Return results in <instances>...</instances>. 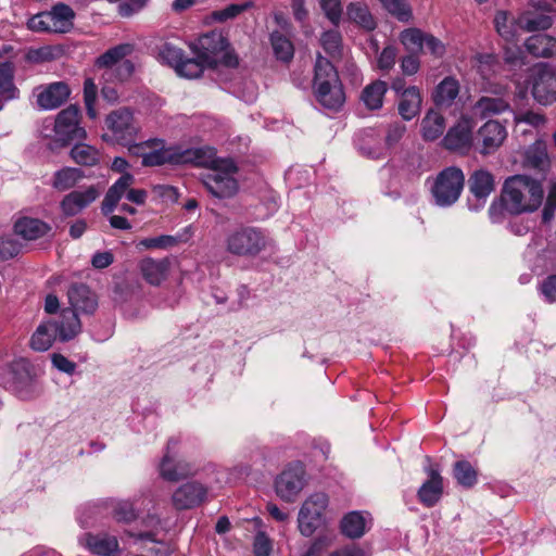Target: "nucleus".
<instances>
[{"label": "nucleus", "mask_w": 556, "mask_h": 556, "mask_svg": "<svg viewBox=\"0 0 556 556\" xmlns=\"http://www.w3.org/2000/svg\"><path fill=\"white\" fill-rule=\"evenodd\" d=\"M74 11L66 4H55L50 11L35 14L27 28L37 33H66L73 26Z\"/></svg>", "instance_id": "obj_7"}, {"label": "nucleus", "mask_w": 556, "mask_h": 556, "mask_svg": "<svg viewBox=\"0 0 556 556\" xmlns=\"http://www.w3.org/2000/svg\"><path fill=\"white\" fill-rule=\"evenodd\" d=\"M72 159L80 165L93 166L99 162V151L89 144L78 143L71 150Z\"/></svg>", "instance_id": "obj_41"}, {"label": "nucleus", "mask_w": 556, "mask_h": 556, "mask_svg": "<svg viewBox=\"0 0 556 556\" xmlns=\"http://www.w3.org/2000/svg\"><path fill=\"white\" fill-rule=\"evenodd\" d=\"M507 138V130L497 121H488L478 130L476 148L482 155H490L497 151Z\"/></svg>", "instance_id": "obj_13"}, {"label": "nucleus", "mask_w": 556, "mask_h": 556, "mask_svg": "<svg viewBox=\"0 0 556 556\" xmlns=\"http://www.w3.org/2000/svg\"><path fill=\"white\" fill-rule=\"evenodd\" d=\"M195 229L189 225L175 236H160L154 239L143 240L141 243H186L195 238Z\"/></svg>", "instance_id": "obj_51"}, {"label": "nucleus", "mask_w": 556, "mask_h": 556, "mask_svg": "<svg viewBox=\"0 0 556 556\" xmlns=\"http://www.w3.org/2000/svg\"><path fill=\"white\" fill-rule=\"evenodd\" d=\"M420 68V61L417 55L408 54L401 60V70L404 75H415Z\"/></svg>", "instance_id": "obj_61"}, {"label": "nucleus", "mask_w": 556, "mask_h": 556, "mask_svg": "<svg viewBox=\"0 0 556 556\" xmlns=\"http://www.w3.org/2000/svg\"><path fill=\"white\" fill-rule=\"evenodd\" d=\"M14 65L10 62L0 64V111L3 110L4 103L13 100L18 94V89L13 83Z\"/></svg>", "instance_id": "obj_36"}, {"label": "nucleus", "mask_w": 556, "mask_h": 556, "mask_svg": "<svg viewBox=\"0 0 556 556\" xmlns=\"http://www.w3.org/2000/svg\"><path fill=\"white\" fill-rule=\"evenodd\" d=\"M454 477L459 484L470 488L477 482V472L473 467L465 460L457 462L454 466Z\"/></svg>", "instance_id": "obj_49"}, {"label": "nucleus", "mask_w": 556, "mask_h": 556, "mask_svg": "<svg viewBox=\"0 0 556 556\" xmlns=\"http://www.w3.org/2000/svg\"><path fill=\"white\" fill-rule=\"evenodd\" d=\"M328 503L329 498L323 492L314 493L303 502L298 515V529L302 535L308 538L323 526Z\"/></svg>", "instance_id": "obj_8"}, {"label": "nucleus", "mask_w": 556, "mask_h": 556, "mask_svg": "<svg viewBox=\"0 0 556 556\" xmlns=\"http://www.w3.org/2000/svg\"><path fill=\"white\" fill-rule=\"evenodd\" d=\"M472 129V119L463 116L448 129L443 139V146L450 151L459 153L468 152L473 144Z\"/></svg>", "instance_id": "obj_14"}, {"label": "nucleus", "mask_w": 556, "mask_h": 556, "mask_svg": "<svg viewBox=\"0 0 556 556\" xmlns=\"http://www.w3.org/2000/svg\"><path fill=\"white\" fill-rule=\"evenodd\" d=\"M552 5L546 2H533L519 14V23L523 31L546 30L553 25V18L542 12H551Z\"/></svg>", "instance_id": "obj_16"}, {"label": "nucleus", "mask_w": 556, "mask_h": 556, "mask_svg": "<svg viewBox=\"0 0 556 556\" xmlns=\"http://www.w3.org/2000/svg\"><path fill=\"white\" fill-rule=\"evenodd\" d=\"M134 65L130 61L125 60L113 67V76L116 75L118 80H125L132 74Z\"/></svg>", "instance_id": "obj_64"}, {"label": "nucleus", "mask_w": 556, "mask_h": 556, "mask_svg": "<svg viewBox=\"0 0 556 556\" xmlns=\"http://www.w3.org/2000/svg\"><path fill=\"white\" fill-rule=\"evenodd\" d=\"M128 151L131 155L141 157L143 166H161L165 163L179 161L173 150L166 148L165 142L157 138L139 143L134 141L129 144Z\"/></svg>", "instance_id": "obj_10"}, {"label": "nucleus", "mask_w": 556, "mask_h": 556, "mask_svg": "<svg viewBox=\"0 0 556 556\" xmlns=\"http://www.w3.org/2000/svg\"><path fill=\"white\" fill-rule=\"evenodd\" d=\"M396 55V49L393 46H387L378 56V67L381 71H390L395 64Z\"/></svg>", "instance_id": "obj_57"}, {"label": "nucleus", "mask_w": 556, "mask_h": 556, "mask_svg": "<svg viewBox=\"0 0 556 556\" xmlns=\"http://www.w3.org/2000/svg\"><path fill=\"white\" fill-rule=\"evenodd\" d=\"M71 90L67 84L56 81L36 90L37 104L42 110H54L61 106L70 97Z\"/></svg>", "instance_id": "obj_19"}, {"label": "nucleus", "mask_w": 556, "mask_h": 556, "mask_svg": "<svg viewBox=\"0 0 556 556\" xmlns=\"http://www.w3.org/2000/svg\"><path fill=\"white\" fill-rule=\"evenodd\" d=\"M206 488L198 482L180 485L173 494V504L177 509H190L199 506L206 496Z\"/></svg>", "instance_id": "obj_21"}, {"label": "nucleus", "mask_w": 556, "mask_h": 556, "mask_svg": "<svg viewBox=\"0 0 556 556\" xmlns=\"http://www.w3.org/2000/svg\"><path fill=\"white\" fill-rule=\"evenodd\" d=\"M426 33L418 28H407L400 34V40L406 50L415 52L424 49Z\"/></svg>", "instance_id": "obj_46"}, {"label": "nucleus", "mask_w": 556, "mask_h": 556, "mask_svg": "<svg viewBox=\"0 0 556 556\" xmlns=\"http://www.w3.org/2000/svg\"><path fill=\"white\" fill-rule=\"evenodd\" d=\"M525 47L535 58L547 59L556 55V38L546 34L530 36L526 40Z\"/></svg>", "instance_id": "obj_32"}, {"label": "nucleus", "mask_w": 556, "mask_h": 556, "mask_svg": "<svg viewBox=\"0 0 556 556\" xmlns=\"http://www.w3.org/2000/svg\"><path fill=\"white\" fill-rule=\"evenodd\" d=\"M80 542L88 551L99 556H118L121 552L117 538L106 533H88Z\"/></svg>", "instance_id": "obj_22"}, {"label": "nucleus", "mask_w": 556, "mask_h": 556, "mask_svg": "<svg viewBox=\"0 0 556 556\" xmlns=\"http://www.w3.org/2000/svg\"><path fill=\"white\" fill-rule=\"evenodd\" d=\"M494 26L497 34L507 42L516 41L522 30L519 16L515 17L507 11H498L495 14Z\"/></svg>", "instance_id": "obj_29"}, {"label": "nucleus", "mask_w": 556, "mask_h": 556, "mask_svg": "<svg viewBox=\"0 0 556 556\" xmlns=\"http://www.w3.org/2000/svg\"><path fill=\"white\" fill-rule=\"evenodd\" d=\"M313 89L317 101L330 110H339L345 102L342 84L334 66L320 54L315 64Z\"/></svg>", "instance_id": "obj_3"}, {"label": "nucleus", "mask_w": 556, "mask_h": 556, "mask_svg": "<svg viewBox=\"0 0 556 556\" xmlns=\"http://www.w3.org/2000/svg\"><path fill=\"white\" fill-rule=\"evenodd\" d=\"M114 261V255L110 251L97 252L91 260V264L97 269H103L110 266Z\"/></svg>", "instance_id": "obj_63"}, {"label": "nucleus", "mask_w": 556, "mask_h": 556, "mask_svg": "<svg viewBox=\"0 0 556 556\" xmlns=\"http://www.w3.org/2000/svg\"><path fill=\"white\" fill-rule=\"evenodd\" d=\"M346 17L367 31L377 27L376 18L369 11L368 5L361 1L351 2L346 5Z\"/></svg>", "instance_id": "obj_33"}, {"label": "nucleus", "mask_w": 556, "mask_h": 556, "mask_svg": "<svg viewBox=\"0 0 556 556\" xmlns=\"http://www.w3.org/2000/svg\"><path fill=\"white\" fill-rule=\"evenodd\" d=\"M174 445L175 441L170 440L159 467L161 477L172 482L185 479L193 472L192 466L179 457Z\"/></svg>", "instance_id": "obj_15"}, {"label": "nucleus", "mask_w": 556, "mask_h": 556, "mask_svg": "<svg viewBox=\"0 0 556 556\" xmlns=\"http://www.w3.org/2000/svg\"><path fill=\"white\" fill-rule=\"evenodd\" d=\"M113 517L118 522H130L136 519L137 513L129 501H117L113 507Z\"/></svg>", "instance_id": "obj_52"}, {"label": "nucleus", "mask_w": 556, "mask_h": 556, "mask_svg": "<svg viewBox=\"0 0 556 556\" xmlns=\"http://www.w3.org/2000/svg\"><path fill=\"white\" fill-rule=\"evenodd\" d=\"M532 94L543 104L556 102V71L549 63H539L533 70Z\"/></svg>", "instance_id": "obj_11"}, {"label": "nucleus", "mask_w": 556, "mask_h": 556, "mask_svg": "<svg viewBox=\"0 0 556 556\" xmlns=\"http://www.w3.org/2000/svg\"><path fill=\"white\" fill-rule=\"evenodd\" d=\"M83 178V172L78 168L65 167L54 175L53 187L64 191L74 187Z\"/></svg>", "instance_id": "obj_42"}, {"label": "nucleus", "mask_w": 556, "mask_h": 556, "mask_svg": "<svg viewBox=\"0 0 556 556\" xmlns=\"http://www.w3.org/2000/svg\"><path fill=\"white\" fill-rule=\"evenodd\" d=\"M405 131L406 127L403 124L394 123L390 125L387 130L386 144L388 147H393L402 139Z\"/></svg>", "instance_id": "obj_60"}, {"label": "nucleus", "mask_w": 556, "mask_h": 556, "mask_svg": "<svg viewBox=\"0 0 556 556\" xmlns=\"http://www.w3.org/2000/svg\"><path fill=\"white\" fill-rule=\"evenodd\" d=\"M105 127L109 134H103L104 141L116 142L129 147L140 132V124L132 111L127 108H119L105 116Z\"/></svg>", "instance_id": "obj_5"}, {"label": "nucleus", "mask_w": 556, "mask_h": 556, "mask_svg": "<svg viewBox=\"0 0 556 556\" xmlns=\"http://www.w3.org/2000/svg\"><path fill=\"white\" fill-rule=\"evenodd\" d=\"M542 182L528 175L508 177L502 188L498 201H494L489 213L498 222L504 213L520 215L535 212L543 202Z\"/></svg>", "instance_id": "obj_1"}, {"label": "nucleus", "mask_w": 556, "mask_h": 556, "mask_svg": "<svg viewBox=\"0 0 556 556\" xmlns=\"http://www.w3.org/2000/svg\"><path fill=\"white\" fill-rule=\"evenodd\" d=\"M135 182L134 175L125 173L108 190L101 205L102 213L109 215L114 211L123 197L126 198L128 187Z\"/></svg>", "instance_id": "obj_24"}, {"label": "nucleus", "mask_w": 556, "mask_h": 556, "mask_svg": "<svg viewBox=\"0 0 556 556\" xmlns=\"http://www.w3.org/2000/svg\"><path fill=\"white\" fill-rule=\"evenodd\" d=\"M13 229L24 240L34 241L48 236L52 227L39 218L21 216L14 222Z\"/></svg>", "instance_id": "obj_23"}, {"label": "nucleus", "mask_w": 556, "mask_h": 556, "mask_svg": "<svg viewBox=\"0 0 556 556\" xmlns=\"http://www.w3.org/2000/svg\"><path fill=\"white\" fill-rule=\"evenodd\" d=\"M320 45L330 56L336 58L340 55L342 50V37L340 31L337 29L324 31L320 37Z\"/></svg>", "instance_id": "obj_47"}, {"label": "nucleus", "mask_w": 556, "mask_h": 556, "mask_svg": "<svg viewBox=\"0 0 556 556\" xmlns=\"http://www.w3.org/2000/svg\"><path fill=\"white\" fill-rule=\"evenodd\" d=\"M231 240L236 243H253L266 240L265 233L252 226H244L238 228L231 236Z\"/></svg>", "instance_id": "obj_50"}, {"label": "nucleus", "mask_w": 556, "mask_h": 556, "mask_svg": "<svg viewBox=\"0 0 556 556\" xmlns=\"http://www.w3.org/2000/svg\"><path fill=\"white\" fill-rule=\"evenodd\" d=\"M306 483L305 470L301 463L289 465L275 481L277 495L286 501L293 502Z\"/></svg>", "instance_id": "obj_12"}, {"label": "nucleus", "mask_w": 556, "mask_h": 556, "mask_svg": "<svg viewBox=\"0 0 556 556\" xmlns=\"http://www.w3.org/2000/svg\"><path fill=\"white\" fill-rule=\"evenodd\" d=\"M190 48L193 53H198L203 59L204 63L213 67L226 48V40L219 33L212 31L191 43Z\"/></svg>", "instance_id": "obj_18"}, {"label": "nucleus", "mask_w": 556, "mask_h": 556, "mask_svg": "<svg viewBox=\"0 0 556 556\" xmlns=\"http://www.w3.org/2000/svg\"><path fill=\"white\" fill-rule=\"evenodd\" d=\"M67 299L71 307L64 311H72L77 318L78 313L91 315L98 308L97 295L84 283L72 285L67 291Z\"/></svg>", "instance_id": "obj_17"}, {"label": "nucleus", "mask_w": 556, "mask_h": 556, "mask_svg": "<svg viewBox=\"0 0 556 556\" xmlns=\"http://www.w3.org/2000/svg\"><path fill=\"white\" fill-rule=\"evenodd\" d=\"M54 141L61 147L67 146L73 140H80L87 137L84 127L80 126L79 109L70 105L62 110L54 122Z\"/></svg>", "instance_id": "obj_9"}, {"label": "nucleus", "mask_w": 556, "mask_h": 556, "mask_svg": "<svg viewBox=\"0 0 556 556\" xmlns=\"http://www.w3.org/2000/svg\"><path fill=\"white\" fill-rule=\"evenodd\" d=\"M443 493V481L438 470H428V480L418 490L419 501L427 507L435 505Z\"/></svg>", "instance_id": "obj_27"}, {"label": "nucleus", "mask_w": 556, "mask_h": 556, "mask_svg": "<svg viewBox=\"0 0 556 556\" xmlns=\"http://www.w3.org/2000/svg\"><path fill=\"white\" fill-rule=\"evenodd\" d=\"M63 316L67 320V327L64 324L56 325L52 319L42 321L30 338V346L38 352L49 350L56 337L61 341H68L75 338L81 330L79 318L72 311H63Z\"/></svg>", "instance_id": "obj_4"}, {"label": "nucleus", "mask_w": 556, "mask_h": 556, "mask_svg": "<svg viewBox=\"0 0 556 556\" xmlns=\"http://www.w3.org/2000/svg\"><path fill=\"white\" fill-rule=\"evenodd\" d=\"M334 539L336 534L333 532H320L302 556H321L332 545Z\"/></svg>", "instance_id": "obj_48"}, {"label": "nucleus", "mask_w": 556, "mask_h": 556, "mask_svg": "<svg viewBox=\"0 0 556 556\" xmlns=\"http://www.w3.org/2000/svg\"><path fill=\"white\" fill-rule=\"evenodd\" d=\"M271 548L270 539L264 532H258L254 540L255 556H270Z\"/></svg>", "instance_id": "obj_58"}, {"label": "nucleus", "mask_w": 556, "mask_h": 556, "mask_svg": "<svg viewBox=\"0 0 556 556\" xmlns=\"http://www.w3.org/2000/svg\"><path fill=\"white\" fill-rule=\"evenodd\" d=\"M459 91V81L453 76H447L435 86L432 92V101L437 106L445 109L451 108L458 97Z\"/></svg>", "instance_id": "obj_26"}, {"label": "nucleus", "mask_w": 556, "mask_h": 556, "mask_svg": "<svg viewBox=\"0 0 556 556\" xmlns=\"http://www.w3.org/2000/svg\"><path fill=\"white\" fill-rule=\"evenodd\" d=\"M514 122L516 125L525 123L534 128H540L545 125L546 118L543 114L539 112L520 111L515 114Z\"/></svg>", "instance_id": "obj_53"}, {"label": "nucleus", "mask_w": 556, "mask_h": 556, "mask_svg": "<svg viewBox=\"0 0 556 556\" xmlns=\"http://www.w3.org/2000/svg\"><path fill=\"white\" fill-rule=\"evenodd\" d=\"M319 3L326 17L333 25H339L342 16L341 0H320Z\"/></svg>", "instance_id": "obj_54"}, {"label": "nucleus", "mask_w": 556, "mask_h": 556, "mask_svg": "<svg viewBox=\"0 0 556 556\" xmlns=\"http://www.w3.org/2000/svg\"><path fill=\"white\" fill-rule=\"evenodd\" d=\"M160 55L167 64L174 67L175 71L177 70V65H179L185 58L182 50L170 43H165L162 47Z\"/></svg>", "instance_id": "obj_55"}, {"label": "nucleus", "mask_w": 556, "mask_h": 556, "mask_svg": "<svg viewBox=\"0 0 556 556\" xmlns=\"http://www.w3.org/2000/svg\"><path fill=\"white\" fill-rule=\"evenodd\" d=\"M422 97L416 86L403 90L399 101V113L405 121H410L420 112Z\"/></svg>", "instance_id": "obj_30"}, {"label": "nucleus", "mask_w": 556, "mask_h": 556, "mask_svg": "<svg viewBox=\"0 0 556 556\" xmlns=\"http://www.w3.org/2000/svg\"><path fill=\"white\" fill-rule=\"evenodd\" d=\"M271 46L274 52L281 61H289L292 59L294 49L289 38L285 35L276 31L271 34Z\"/></svg>", "instance_id": "obj_44"}, {"label": "nucleus", "mask_w": 556, "mask_h": 556, "mask_svg": "<svg viewBox=\"0 0 556 556\" xmlns=\"http://www.w3.org/2000/svg\"><path fill=\"white\" fill-rule=\"evenodd\" d=\"M388 91V85L383 80H375L367 85L362 93L361 101L370 111L379 110L383 105V99Z\"/></svg>", "instance_id": "obj_35"}, {"label": "nucleus", "mask_w": 556, "mask_h": 556, "mask_svg": "<svg viewBox=\"0 0 556 556\" xmlns=\"http://www.w3.org/2000/svg\"><path fill=\"white\" fill-rule=\"evenodd\" d=\"M184 162L191 161L199 166L207 168L202 181L207 191L218 199H229L236 195L239 189L236 174L238 167L231 159H218L211 148H201L187 151L180 156Z\"/></svg>", "instance_id": "obj_2"}, {"label": "nucleus", "mask_w": 556, "mask_h": 556, "mask_svg": "<svg viewBox=\"0 0 556 556\" xmlns=\"http://www.w3.org/2000/svg\"><path fill=\"white\" fill-rule=\"evenodd\" d=\"M382 7L400 22H409L413 12L406 0H379Z\"/></svg>", "instance_id": "obj_43"}, {"label": "nucleus", "mask_w": 556, "mask_h": 556, "mask_svg": "<svg viewBox=\"0 0 556 556\" xmlns=\"http://www.w3.org/2000/svg\"><path fill=\"white\" fill-rule=\"evenodd\" d=\"M420 128L422 138L427 141H433L443 134L445 118L440 112L431 109L421 119Z\"/></svg>", "instance_id": "obj_37"}, {"label": "nucleus", "mask_w": 556, "mask_h": 556, "mask_svg": "<svg viewBox=\"0 0 556 556\" xmlns=\"http://www.w3.org/2000/svg\"><path fill=\"white\" fill-rule=\"evenodd\" d=\"M142 278L151 286H160L166 280L169 273V261L167 258L153 260L143 258L139 263Z\"/></svg>", "instance_id": "obj_25"}, {"label": "nucleus", "mask_w": 556, "mask_h": 556, "mask_svg": "<svg viewBox=\"0 0 556 556\" xmlns=\"http://www.w3.org/2000/svg\"><path fill=\"white\" fill-rule=\"evenodd\" d=\"M132 47L130 45H119L102 54L98 59V64L105 67L103 76L108 79L113 77V67L125 61V56L131 53Z\"/></svg>", "instance_id": "obj_39"}, {"label": "nucleus", "mask_w": 556, "mask_h": 556, "mask_svg": "<svg viewBox=\"0 0 556 556\" xmlns=\"http://www.w3.org/2000/svg\"><path fill=\"white\" fill-rule=\"evenodd\" d=\"M424 49L435 59H441L445 54V45L431 34H427L424 40Z\"/></svg>", "instance_id": "obj_56"}, {"label": "nucleus", "mask_w": 556, "mask_h": 556, "mask_svg": "<svg viewBox=\"0 0 556 556\" xmlns=\"http://www.w3.org/2000/svg\"><path fill=\"white\" fill-rule=\"evenodd\" d=\"M51 361L53 366L67 375H73L76 369V364L72 361H70L67 357H65L62 354L54 353L51 355Z\"/></svg>", "instance_id": "obj_59"}, {"label": "nucleus", "mask_w": 556, "mask_h": 556, "mask_svg": "<svg viewBox=\"0 0 556 556\" xmlns=\"http://www.w3.org/2000/svg\"><path fill=\"white\" fill-rule=\"evenodd\" d=\"M101 190L89 186L85 190H77L66 194L61 201V210L65 216H74L91 204L100 195Z\"/></svg>", "instance_id": "obj_20"}, {"label": "nucleus", "mask_w": 556, "mask_h": 556, "mask_svg": "<svg viewBox=\"0 0 556 556\" xmlns=\"http://www.w3.org/2000/svg\"><path fill=\"white\" fill-rule=\"evenodd\" d=\"M509 109V104L501 97H481L472 106V112L480 118L498 115Z\"/></svg>", "instance_id": "obj_38"}, {"label": "nucleus", "mask_w": 556, "mask_h": 556, "mask_svg": "<svg viewBox=\"0 0 556 556\" xmlns=\"http://www.w3.org/2000/svg\"><path fill=\"white\" fill-rule=\"evenodd\" d=\"M523 166L539 173H546L549 169L551 159L542 141H535L527 148L523 155Z\"/></svg>", "instance_id": "obj_28"}, {"label": "nucleus", "mask_w": 556, "mask_h": 556, "mask_svg": "<svg viewBox=\"0 0 556 556\" xmlns=\"http://www.w3.org/2000/svg\"><path fill=\"white\" fill-rule=\"evenodd\" d=\"M468 187L477 199L485 200L495 189L494 176L486 169H477L470 175Z\"/></svg>", "instance_id": "obj_31"}, {"label": "nucleus", "mask_w": 556, "mask_h": 556, "mask_svg": "<svg viewBox=\"0 0 556 556\" xmlns=\"http://www.w3.org/2000/svg\"><path fill=\"white\" fill-rule=\"evenodd\" d=\"M465 185V175L456 166L442 169L432 180L430 192L434 203L441 207L453 205L459 199Z\"/></svg>", "instance_id": "obj_6"}, {"label": "nucleus", "mask_w": 556, "mask_h": 556, "mask_svg": "<svg viewBox=\"0 0 556 556\" xmlns=\"http://www.w3.org/2000/svg\"><path fill=\"white\" fill-rule=\"evenodd\" d=\"M541 292L546 301L551 303L556 302V275L549 276L543 281Z\"/></svg>", "instance_id": "obj_62"}, {"label": "nucleus", "mask_w": 556, "mask_h": 556, "mask_svg": "<svg viewBox=\"0 0 556 556\" xmlns=\"http://www.w3.org/2000/svg\"><path fill=\"white\" fill-rule=\"evenodd\" d=\"M369 515L362 511H351L346 514L340 523L341 531L351 539H358L366 532Z\"/></svg>", "instance_id": "obj_34"}, {"label": "nucleus", "mask_w": 556, "mask_h": 556, "mask_svg": "<svg viewBox=\"0 0 556 556\" xmlns=\"http://www.w3.org/2000/svg\"><path fill=\"white\" fill-rule=\"evenodd\" d=\"M254 7L253 1H244L241 3H231L226 8L214 11L212 13V17L217 22H226L228 20H233L247 10Z\"/></svg>", "instance_id": "obj_45"}, {"label": "nucleus", "mask_w": 556, "mask_h": 556, "mask_svg": "<svg viewBox=\"0 0 556 556\" xmlns=\"http://www.w3.org/2000/svg\"><path fill=\"white\" fill-rule=\"evenodd\" d=\"M205 67L211 66L204 63L203 59L198 53H194L193 58H184L181 63L177 65L176 73L181 77L193 79L200 77Z\"/></svg>", "instance_id": "obj_40"}]
</instances>
